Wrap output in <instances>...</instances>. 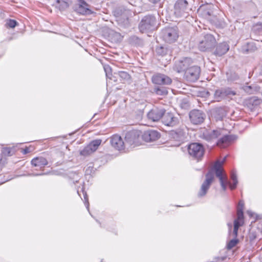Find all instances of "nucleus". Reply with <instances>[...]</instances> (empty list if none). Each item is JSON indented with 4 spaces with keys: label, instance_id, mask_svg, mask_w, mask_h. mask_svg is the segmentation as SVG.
I'll use <instances>...</instances> for the list:
<instances>
[{
    "label": "nucleus",
    "instance_id": "obj_1",
    "mask_svg": "<svg viewBox=\"0 0 262 262\" xmlns=\"http://www.w3.org/2000/svg\"><path fill=\"white\" fill-rule=\"evenodd\" d=\"M226 159H224L223 161H216L208 172L206 174V179L201 185L200 190L198 193V196L200 197L204 196L207 193L213 181L214 180L215 174L216 177L219 179L221 187L224 191L227 189V185L228 183L227 181V177L226 176H223V165Z\"/></svg>",
    "mask_w": 262,
    "mask_h": 262
},
{
    "label": "nucleus",
    "instance_id": "obj_2",
    "mask_svg": "<svg viewBox=\"0 0 262 262\" xmlns=\"http://www.w3.org/2000/svg\"><path fill=\"white\" fill-rule=\"evenodd\" d=\"M157 19L153 15L144 16L139 24V29L142 33L150 32L156 28Z\"/></svg>",
    "mask_w": 262,
    "mask_h": 262
},
{
    "label": "nucleus",
    "instance_id": "obj_3",
    "mask_svg": "<svg viewBox=\"0 0 262 262\" xmlns=\"http://www.w3.org/2000/svg\"><path fill=\"white\" fill-rule=\"evenodd\" d=\"M191 10L190 5L186 0H177L174 5V13L178 17H186Z\"/></svg>",
    "mask_w": 262,
    "mask_h": 262
},
{
    "label": "nucleus",
    "instance_id": "obj_4",
    "mask_svg": "<svg viewBox=\"0 0 262 262\" xmlns=\"http://www.w3.org/2000/svg\"><path fill=\"white\" fill-rule=\"evenodd\" d=\"M141 132L139 130L133 129L127 132L125 136V142L126 149H128L132 146L135 147L140 144Z\"/></svg>",
    "mask_w": 262,
    "mask_h": 262
},
{
    "label": "nucleus",
    "instance_id": "obj_5",
    "mask_svg": "<svg viewBox=\"0 0 262 262\" xmlns=\"http://www.w3.org/2000/svg\"><path fill=\"white\" fill-rule=\"evenodd\" d=\"M216 43V39L213 35L206 34L200 41L198 48L202 52H211Z\"/></svg>",
    "mask_w": 262,
    "mask_h": 262
},
{
    "label": "nucleus",
    "instance_id": "obj_6",
    "mask_svg": "<svg viewBox=\"0 0 262 262\" xmlns=\"http://www.w3.org/2000/svg\"><path fill=\"white\" fill-rule=\"evenodd\" d=\"M161 37L167 43H172L174 42L179 37L177 28L166 27L164 28L161 31Z\"/></svg>",
    "mask_w": 262,
    "mask_h": 262
},
{
    "label": "nucleus",
    "instance_id": "obj_7",
    "mask_svg": "<svg viewBox=\"0 0 262 262\" xmlns=\"http://www.w3.org/2000/svg\"><path fill=\"white\" fill-rule=\"evenodd\" d=\"M188 151L190 156L199 161L203 157L205 149L201 143L195 142L189 145Z\"/></svg>",
    "mask_w": 262,
    "mask_h": 262
},
{
    "label": "nucleus",
    "instance_id": "obj_8",
    "mask_svg": "<svg viewBox=\"0 0 262 262\" xmlns=\"http://www.w3.org/2000/svg\"><path fill=\"white\" fill-rule=\"evenodd\" d=\"M189 116L191 122L195 125L202 123L206 117V114L203 111L196 109L191 111Z\"/></svg>",
    "mask_w": 262,
    "mask_h": 262
},
{
    "label": "nucleus",
    "instance_id": "obj_9",
    "mask_svg": "<svg viewBox=\"0 0 262 262\" xmlns=\"http://www.w3.org/2000/svg\"><path fill=\"white\" fill-rule=\"evenodd\" d=\"M152 82L157 86L168 85L172 83V79L167 75L161 74L156 73L151 77Z\"/></svg>",
    "mask_w": 262,
    "mask_h": 262
},
{
    "label": "nucleus",
    "instance_id": "obj_10",
    "mask_svg": "<svg viewBox=\"0 0 262 262\" xmlns=\"http://www.w3.org/2000/svg\"><path fill=\"white\" fill-rule=\"evenodd\" d=\"M192 63V60L190 58L186 57L176 61L173 69L178 73L185 72Z\"/></svg>",
    "mask_w": 262,
    "mask_h": 262
},
{
    "label": "nucleus",
    "instance_id": "obj_11",
    "mask_svg": "<svg viewBox=\"0 0 262 262\" xmlns=\"http://www.w3.org/2000/svg\"><path fill=\"white\" fill-rule=\"evenodd\" d=\"M236 95V92L232 91L230 88H223L216 90L214 94V98L215 100L220 102L222 100L225 99L226 97L229 96H234Z\"/></svg>",
    "mask_w": 262,
    "mask_h": 262
},
{
    "label": "nucleus",
    "instance_id": "obj_12",
    "mask_svg": "<svg viewBox=\"0 0 262 262\" xmlns=\"http://www.w3.org/2000/svg\"><path fill=\"white\" fill-rule=\"evenodd\" d=\"M201 72L200 68L198 66L189 67L185 73V77L190 82H194L199 78Z\"/></svg>",
    "mask_w": 262,
    "mask_h": 262
},
{
    "label": "nucleus",
    "instance_id": "obj_13",
    "mask_svg": "<svg viewBox=\"0 0 262 262\" xmlns=\"http://www.w3.org/2000/svg\"><path fill=\"white\" fill-rule=\"evenodd\" d=\"M162 122L166 126L173 127L179 124L180 121L178 117L170 112L164 113L162 118Z\"/></svg>",
    "mask_w": 262,
    "mask_h": 262
},
{
    "label": "nucleus",
    "instance_id": "obj_14",
    "mask_svg": "<svg viewBox=\"0 0 262 262\" xmlns=\"http://www.w3.org/2000/svg\"><path fill=\"white\" fill-rule=\"evenodd\" d=\"M78 4L75 6V11L81 15H90L94 13L90 9L89 5L84 0H78Z\"/></svg>",
    "mask_w": 262,
    "mask_h": 262
},
{
    "label": "nucleus",
    "instance_id": "obj_15",
    "mask_svg": "<svg viewBox=\"0 0 262 262\" xmlns=\"http://www.w3.org/2000/svg\"><path fill=\"white\" fill-rule=\"evenodd\" d=\"M229 49V45L226 42H223L218 44L216 43L211 52L216 56H222L225 54Z\"/></svg>",
    "mask_w": 262,
    "mask_h": 262
},
{
    "label": "nucleus",
    "instance_id": "obj_16",
    "mask_svg": "<svg viewBox=\"0 0 262 262\" xmlns=\"http://www.w3.org/2000/svg\"><path fill=\"white\" fill-rule=\"evenodd\" d=\"M169 136L171 139L180 143L183 142L185 138V133L182 128H179L175 130H172L169 133Z\"/></svg>",
    "mask_w": 262,
    "mask_h": 262
},
{
    "label": "nucleus",
    "instance_id": "obj_17",
    "mask_svg": "<svg viewBox=\"0 0 262 262\" xmlns=\"http://www.w3.org/2000/svg\"><path fill=\"white\" fill-rule=\"evenodd\" d=\"M141 136L144 141L149 142L156 141L160 138L161 135L157 130L149 129L145 131Z\"/></svg>",
    "mask_w": 262,
    "mask_h": 262
},
{
    "label": "nucleus",
    "instance_id": "obj_18",
    "mask_svg": "<svg viewBox=\"0 0 262 262\" xmlns=\"http://www.w3.org/2000/svg\"><path fill=\"white\" fill-rule=\"evenodd\" d=\"M111 143L113 147L118 150H123L126 148L125 142H124L122 138L118 135L112 136Z\"/></svg>",
    "mask_w": 262,
    "mask_h": 262
},
{
    "label": "nucleus",
    "instance_id": "obj_19",
    "mask_svg": "<svg viewBox=\"0 0 262 262\" xmlns=\"http://www.w3.org/2000/svg\"><path fill=\"white\" fill-rule=\"evenodd\" d=\"M165 112V110L164 108H153L147 114V117L154 122L158 121L160 119H162Z\"/></svg>",
    "mask_w": 262,
    "mask_h": 262
},
{
    "label": "nucleus",
    "instance_id": "obj_20",
    "mask_svg": "<svg viewBox=\"0 0 262 262\" xmlns=\"http://www.w3.org/2000/svg\"><path fill=\"white\" fill-rule=\"evenodd\" d=\"M236 139V136L232 135H226L220 138L216 142V145L222 148L229 146Z\"/></svg>",
    "mask_w": 262,
    "mask_h": 262
},
{
    "label": "nucleus",
    "instance_id": "obj_21",
    "mask_svg": "<svg viewBox=\"0 0 262 262\" xmlns=\"http://www.w3.org/2000/svg\"><path fill=\"white\" fill-rule=\"evenodd\" d=\"M261 100L257 97L253 96L246 99L244 103L245 106H247L251 111H253L256 106L261 103Z\"/></svg>",
    "mask_w": 262,
    "mask_h": 262
},
{
    "label": "nucleus",
    "instance_id": "obj_22",
    "mask_svg": "<svg viewBox=\"0 0 262 262\" xmlns=\"http://www.w3.org/2000/svg\"><path fill=\"white\" fill-rule=\"evenodd\" d=\"M242 89L247 94H255L259 92L260 87L255 83L249 85V83H246L242 87Z\"/></svg>",
    "mask_w": 262,
    "mask_h": 262
},
{
    "label": "nucleus",
    "instance_id": "obj_23",
    "mask_svg": "<svg viewBox=\"0 0 262 262\" xmlns=\"http://www.w3.org/2000/svg\"><path fill=\"white\" fill-rule=\"evenodd\" d=\"M221 135L220 130H212L206 131L203 133L202 138L207 141H211L212 140L216 139Z\"/></svg>",
    "mask_w": 262,
    "mask_h": 262
},
{
    "label": "nucleus",
    "instance_id": "obj_24",
    "mask_svg": "<svg viewBox=\"0 0 262 262\" xmlns=\"http://www.w3.org/2000/svg\"><path fill=\"white\" fill-rule=\"evenodd\" d=\"M172 52L171 48L168 45L157 46L155 49L157 55L162 57L170 54Z\"/></svg>",
    "mask_w": 262,
    "mask_h": 262
},
{
    "label": "nucleus",
    "instance_id": "obj_25",
    "mask_svg": "<svg viewBox=\"0 0 262 262\" xmlns=\"http://www.w3.org/2000/svg\"><path fill=\"white\" fill-rule=\"evenodd\" d=\"M31 162L33 166L38 167L40 169L45 167L48 164V160L42 156L33 158Z\"/></svg>",
    "mask_w": 262,
    "mask_h": 262
},
{
    "label": "nucleus",
    "instance_id": "obj_26",
    "mask_svg": "<svg viewBox=\"0 0 262 262\" xmlns=\"http://www.w3.org/2000/svg\"><path fill=\"white\" fill-rule=\"evenodd\" d=\"M257 48L254 42H247L242 46L241 52L244 54H249L256 50Z\"/></svg>",
    "mask_w": 262,
    "mask_h": 262
},
{
    "label": "nucleus",
    "instance_id": "obj_27",
    "mask_svg": "<svg viewBox=\"0 0 262 262\" xmlns=\"http://www.w3.org/2000/svg\"><path fill=\"white\" fill-rule=\"evenodd\" d=\"M214 117L217 120H222L225 117L226 113L225 110L222 107H216L212 111Z\"/></svg>",
    "mask_w": 262,
    "mask_h": 262
},
{
    "label": "nucleus",
    "instance_id": "obj_28",
    "mask_svg": "<svg viewBox=\"0 0 262 262\" xmlns=\"http://www.w3.org/2000/svg\"><path fill=\"white\" fill-rule=\"evenodd\" d=\"M115 74L118 75L120 78V80L123 81L124 83L130 82L131 76L127 72L120 71Z\"/></svg>",
    "mask_w": 262,
    "mask_h": 262
},
{
    "label": "nucleus",
    "instance_id": "obj_29",
    "mask_svg": "<svg viewBox=\"0 0 262 262\" xmlns=\"http://www.w3.org/2000/svg\"><path fill=\"white\" fill-rule=\"evenodd\" d=\"M153 91L155 93L160 96H164L168 94L166 88L161 85L155 86Z\"/></svg>",
    "mask_w": 262,
    "mask_h": 262
},
{
    "label": "nucleus",
    "instance_id": "obj_30",
    "mask_svg": "<svg viewBox=\"0 0 262 262\" xmlns=\"http://www.w3.org/2000/svg\"><path fill=\"white\" fill-rule=\"evenodd\" d=\"M227 79L228 81L233 82L239 79L238 75L235 72L229 71L226 73Z\"/></svg>",
    "mask_w": 262,
    "mask_h": 262
},
{
    "label": "nucleus",
    "instance_id": "obj_31",
    "mask_svg": "<svg viewBox=\"0 0 262 262\" xmlns=\"http://www.w3.org/2000/svg\"><path fill=\"white\" fill-rule=\"evenodd\" d=\"M101 141V140L100 139L94 140L91 141L88 146L92 149V151L93 152L97 149Z\"/></svg>",
    "mask_w": 262,
    "mask_h": 262
},
{
    "label": "nucleus",
    "instance_id": "obj_32",
    "mask_svg": "<svg viewBox=\"0 0 262 262\" xmlns=\"http://www.w3.org/2000/svg\"><path fill=\"white\" fill-rule=\"evenodd\" d=\"M230 177L233 182L232 184L230 185V188L231 190H234L236 188L238 183L237 176L235 173L232 172L230 175Z\"/></svg>",
    "mask_w": 262,
    "mask_h": 262
},
{
    "label": "nucleus",
    "instance_id": "obj_33",
    "mask_svg": "<svg viewBox=\"0 0 262 262\" xmlns=\"http://www.w3.org/2000/svg\"><path fill=\"white\" fill-rule=\"evenodd\" d=\"M18 23L16 20L11 19L8 20L6 24L7 27H9L10 28H14L16 26H18Z\"/></svg>",
    "mask_w": 262,
    "mask_h": 262
},
{
    "label": "nucleus",
    "instance_id": "obj_34",
    "mask_svg": "<svg viewBox=\"0 0 262 262\" xmlns=\"http://www.w3.org/2000/svg\"><path fill=\"white\" fill-rule=\"evenodd\" d=\"M239 240L237 238H234L230 240L227 245L228 249L230 250L234 247L238 243Z\"/></svg>",
    "mask_w": 262,
    "mask_h": 262
},
{
    "label": "nucleus",
    "instance_id": "obj_35",
    "mask_svg": "<svg viewBox=\"0 0 262 262\" xmlns=\"http://www.w3.org/2000/svg\"><path fill=\"white\" fill-rule=\"evenodd\" d=\"M92 152V149H90V148L87 146L85 147L82 150H81L80 151V155L83 156H87L91 154Z\"/></svg>",
    "mask_w": 262,
    "mask_h": 262
},
{
    "label": "nucleus",
    "instance_id": "obj_36",
    "mask_svg": "<svg viewBox=\"0 0 262 262\" xmlns=\"http://www.w3.org/2000/svg\"><path fill=\"white\" fill-rule=\"evenodd\" d=\"M82 193L83 195V201L84 203V204L88 209L89 208V199H88V195L86 192V191L82 189Z\"/></svg>",
    "mask_w": 262,
    "mask_h": 262
},
{
    "label": "nucleus",
    "instance_id": "obj_37",
    "mask_svg": "<svg viewBox=\"0 0 262 262\" xmlns=\"http://www.w3.org/2000/svg\"><path fill=\"white\" fill-rule=\"evenodd\" d=\"M254 31L259 35H262V24H257L254 27Z\"/></svg>",
    "mask_w": 262,
    "mask_h": 262
},
{
    "label": "nucleus",
    "instance_id": "obj_38",
    "mask_svg": "<svg viewBox=\"0 0 262 262\" xmlns=\"http://www.w3.org/2000/svg\"><path fill=\"white\" fill-rule=\"evenodd\" d=\"M129 41L132 43L139 44L141 41V39L136 36H133L130 37Z\"/></svg>",
    "mask_w": 262,
    "mask_h": 262
},
{
    "label": "nucleus",
    "instance_id": "obj_39",
    "mask_svg": "<svg viewBox=\"0 0 262 262\" xmlns=\"http://www.w3.org/2000/svg\"><path fill=\"white\" fill-rule=\"evenodd\" d=\"M11 149L10 147L4 148L2 150L3 154L6 156H11Z\"/></svg>",
    "mask_w": 262,
    "mask_h": 262
},
{
    "label": "nucleus",
    "instance_id": "obj_40",
    "mask_svg": "<svg viewBox=\"0 0 262 262\" xmlns=\"http://www.w3.org/2000/svg\"><path fill=\"white\" fill-rule=\"evenodd\" d=\"M244 219V212L243 211L237 210V219L236 220H243Z\"/></svg>",
    "mask_w": 262,
    "mask_h": 262
},
{
    "label": "nucleus",
    "instance_id": "obj_41",
    "mask_svg": "<svg viewBox=\"0 0 262 262\" xmlns=\"http://www.w3.org/2000/svg\"><path fill=\"white\" fill-rule=\"evenodd\" d=\"M244 207V201H242V200L239 201L238 203L237 206V210H239V211L240 209H241V211H243Z\"/></svg>",
    "mask_w": 262,
    "mask_h": 262
},
{
    "label": "nucleus",
    "instance_id": "obj_42",
    "mask_svg": "<svg viewBox=\"0 0 262 262\" xmlns=\"http://www.w3.org/2000/svg\"><path fill=\"white\" fill-rule=\"evenodd\" d=\"M241 221V220H235L234 221V225L233 226H235V225L237 226V228L238 229L239 227L242 225V224L240 222Z\"/></svg>",
    "mask_w": 262,
    "mask_h": 262
},
{
    "label": "nucleus",
    "instance_id": "obj_43",
    "mask_svg": "<svg viewBox=\"0 0 262 262\" xmlns=\"http://www.w3.org/2000/svg\"><path fill=\"white\" fill-rule=\"evenodd\" d=\"M241 221V220H235L234 221V225L233 226H235V225L237 226V228L238 229L239 227L242 225V224L240 222Z\"/></svg>",
    "mask_w": 262,
    "mask_h": 262
},
{
    "label": "nucleus",
    "instance_id": "obj_44",
    "mask_svg": "<svg viewBox=\"0 0 262 262\" xmlns=\"http://www.w3.org/2000/svg\"><path fill=\"white\" fill-rule=\"evenodd\" d=\"M237 226H236V225L233 226V234H234V235L236 237L237 235V232H238V229L237 228Z\"/></svg>",
    "mask_w": 262,
    "mask_h": 262
},
{
    "label": "nucleus",
    "instance_id": "obj_45",
    "mask_svg": "<svg viewBox=\"0 0 262 262\" xmlns=\"http://www.w3.org/2000/svg\"><path fill=\"white\" fill-rule=\"evenodd\" d=\"M57 2L58 3H63L64 4V7H68L69 6L68 3L65 2L64 1H63V0H57Z\"/></svg>",
    "mask_w": 262,
    "mask_h": 262
},
{
    "label": "nucleus",
    "instance_id": "obj_46",
    "mask_svg": "<svg viewBox=\"0 0 262 262\" xmlns=\"http://www.w3.org/2000/svg\"><path fill=\"white\" fill-rule=\"evenodd\" d=\"M212 12L209 10H204V14L206 15H207L208 16H211L212 14Z\"/></svg>",
    "mask_w": 262,
    "mask_h": 262
},
{
    "label": "nucleus",
    "instance_id": "obj_47",
    "mask_svg": "<svg viewBox=\"0 0 262 262\" xmlns=\"http://www.w3.org/2000/svg\"><path fill=\"white\" fill-rule=\"evenodd\" d=\"M161 0H149L150 2L154 4H156L158 3Z\"/></svg>",
    "mask_w": 262,
    "mask_h": 262
},
{
    "label": "nucleus",
    "instance_id": "obj_48",
    "mask_svg": "<svg viewBox=\"0 0 262 262\" xmlns=\"http://www.w3.org/2000/svg\"><path fill=\"white\" fill-rule=\"evenodd\" d=\"M29 152V148H26L24 150V154H28Z\"/></svg>",
    "mask_w": 262,
    "mask_h": 262
},
{
    "label": "nucleus",
    "instance_id": "obj_49",
    "mask_svg": "<svg viewBox=\"0 0 262 262\" xmlns=\"http://www.w3.org/2000/svg\"><path fill=\"white\" fill-rule=\"evenodd\" d=\"M104 70H105V71L106 72V76H107V70H111L109 66L107 67H105L104 68Z\"/></svg>",
    "mask_w": 262,
    "mask_h": 262
},
{
    "label": "nucleus",
    "instance_id": "obj_50",
    "mask_svg": "<svg viewBox=\"0 0 262 262\" xmlns=\"http://www.w3.org/2000/svg\"><path fill=\"white\" fill-rule=\"evenodd\" d=\"M91 168V167H89L85 170V172L86 174H90L89 172V169Z\"/></svg>",
    "mask_w": 262,
    "mask_h": 262
},
{
    "label": "nucleus",
    "instance_id": "obj_51",
    "mask_svg": "<svg viewBox=\"0 0 262 262\" xmlns=\"http://www.w3.org/2000/svg\"><path fill=\"white\" fill-rule=\"evenodd\" d=\"M7 181H8V180H5H5H4L3 181H2V182H0V185H1V184H2L4 183L5 182H7Z\"/></svg>",
    "mask_w": 262,
    "mask_h": 262
},
{
    "label": "nucleus",
    "instance_id": "obj_52",
    "mask_svg": "<svg viewBox=\"0 0 262 262\" xmlns=\"http://www.w3.org/2000/svg\"><path fill=\"white\" fill-rule=\"evenodd\" d=\"M43 174H44L43 173H40L35 174H34V176H41V175H43Z\"/></svg>",
    "mask_w": 262,
    "mask_h": 262
},
{
    "label": "nucleus",
    "instance_id": "obj_53",
    "mask_svg": "<svg viewBox=\"0 0 262 262\" xmlns=\"http://www.w3.org/2000/svg\"><path fill=\"white\" fill-rule=\"evenodd\" d=\"M0 177H1H1H2V176H1H1H0Z\"/></svg>",
    "mask_w": 262,
    "mask_h": 262
}]
</instances>
